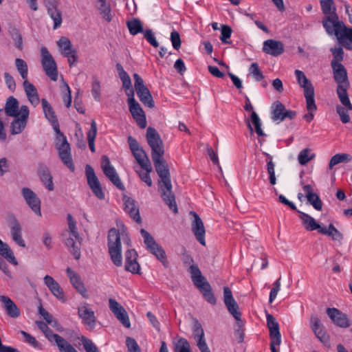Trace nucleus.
Returning a JSON list of instances; mask_svg holds the SVG:
<instances>
[{
  "instance_id": "56",
  "label": "nucleus",
  "mask_w": 352,
  "mask_h": 352,
  "mask_svg": "<svg viewBox=\"0 0 352 352\" xmlns=\"http://www.w3.org/2000/svg\"><path fill=\"white\" fill-rule=\"evenodd\" d=\"M81 341L82 342L84 349L87 352H99L97 346L90 339L85 336H82Z\"/></svg>"
},
{
  "instance_id": "39",
  "label": "nucleus",
  "mask_w": 352,
  "mask_h": 352,
  "mask_svg": "<svg viewBox=\"0 0 352 352\" xmlns=\"http://www.w3.org/2000/svg\"><path fill=\"white\" fill-rule=\"evenodd\" d=\"M145 164L146 166H140L144 171L135 170V172L143 182L146 183L148 186H151L153 182L150 177V173L152 172L153 168L151 162L146 163Z\"/></svg>"
},
{
  "instance_id": "41",
  "label": "nucleus",
  "mask_w": 352,
  "mask_h": 352,
  "mask_svg": "<svg viewBox=\"0 0 352 352\" xmlns=\"http://www.w3.org/2000/svg\"><path fill=\"white\" fill-rule=\"evenodd\" d=\"M116 69L122 80L123 89H130V88H132L131 80L128 74L124 70L122 66L120 63H117Z\"/></svg>"
},
{
  "instance_id": "42",
  "label": "nucleus",
  "mask_w": 352,
  "mask_h": 352,
  "mask_svg": "<svg viewBox=\"0 0 352 352\" xmlns=\"http://www.w3.org/2000/svg\"><path fill=\"white\" fill-rule=\"evenodd\" d=\"M351 156L347 153H338L333 155L329 164V168L332 169L333 167L340 163L349 162L351 160Z\"/></svg>"
},
{
  "instance_id": "44",
  "label": "nucleus",
  "mask_w": 352,
  "mask_h": 352,
  "mask_svg": "<svg viewBox=\"0 0 352 352\" xmlns=\"http://www.w3.org/2000/svg\"><path fill=\"white\" fill-rule=\"evenodd\" d=\"M98 10L102 18L107 22H110L112 19V16L109 4L107 3L106 0H98Z\"/></svg>"
},
{
  "instance_id": "43",
  "label": "nucleus",
  "mask_w": 352,
  "mask_h": 352,
  "mask_svg": "<svg viewBox=\"0 0 352 352\" xmlns=\"http://www.w3.org/2000/svg\"><path fill=\"white\" fill-rule=\"evenodd\" d=\"M97 134V125L94 120L91 122L90 129L87 133V140L89 148L91 152H95V139Z\"/></svg>"
},
{
  "instance_id": "23",
  "label": "nucleus",
  "mask_w": 352,
  "mask_h": 352,
  "mask_svg": "<svg viewBox=\"0 0 352 352\" xmlns=\"http://www.w3.org/2000/svg\"><path fill=\"white\" fill-rule=\"evenodd\" d=\"M8 220L10 223V232L12 240L19 246L24 248L25 243L22 238V229L19 221L14 215H10Z\"/></svg>"
},
{
  "instance_id": "40",
  "label": "nucleus",
  "mask_w": 352,
  "mask_h": 352,
  "mask_svg": "<svg viewBox=\"0 0 352 352\" xmlns=\"http://www.w3.org/2000/svg\"><path fill=\"white\" fill-rule=\"evenodd\" d=\"M305 98L306 99V107L308 111H316L317 106L314 99V88H307L304 91Z\"/></svg>"
},
{
  "instance_id": "51",
  "label": "nucleus",
  "mask_w": 352,
  "mask_h": 352,
  "mask_svg": "<svg viewBox=\"0 0 352 352\" xmlns=\"http://www.w3.org/2000/svg\"><path fill=\"white\" fill-rule=\"evenodd\" d=\"M192 336L195 340L205 337L202 326L197 319L193 320Z\"/></svg>"
},
{
  "instance_id": "35",
  "label": "nucleus",
  "mask_w": 352,
  "mask_h": 352,
  "mask_svg": "<svg viewBox=\"0 0 352 352\" xmlns=\"http://www.w3.org/2000/svg\"><path fill=\"white\" fill-rule=\"evenodd\" d=\"M6 113L11 117H17L19 115V102L13 96L8 98L5 106Z\"/></svg>"
},
{
  "instance_id": "34",
  "label": "nucleus",
  "mask_w": 352,
  "mask_h": 352,
  "mask_svg": "<svg viewBox=\"0 0 352 352\" xmlns=\"http://www.w3.org/2000/svg\"><path fill=\"white\" fill-rule=\"evenodd\" d=\"M23 87L30 103L36 107L39 104V98L35 86L28 80H24Z\"/></svg>"
},
{
  "instance_id": "57",
  "label": "nucleus",
  "mask_w": 352,
  "mask_h": 352,
  "mask_svg": "<svg viewBox=\"0 0 352 352\" xmlns=\"http://www.w3.org/2000/svg\"><path fill=\"white\" fill-rule=\"evenodd\" d=\"M230 314L235 318L236 320H239L241 316V312L239 311V305L236 302L226 305Z\"/></svg>"
},
{
  "instance_id": "59",
  "label": "nucleus",
  "mask_w": 352,
  "mask_h": 352,
  "mask_svg": "<svg viewBox=\"0 0 352 352\" xmlns=\"http://www.w3.org/2000/svg\"><path fill=\"white\" fill-rule=\"evenodd\" d=\"M232 29L229 25H223L221 26V34L220 39L223 43H230L228 39L231 36Z\"/></svg>"
},
{
  "instance_id": "32",
  "label": "nucleus",
  "mask_w": 352,
  "mask_h": 352,
  "mask_svg": "<svg viewBox=\"0 0 352 352\" xmlns=\"http://www.w3.org/2000/svg\"><path fill=\"white\" fill-rule=\"evenodd\" d=\"M0 301L3 303L8 315L12 318H18L21 311L16 305L8 296H0Z\"/></svg>"
},
{
  "instance_id": "30",
  "label": "nucleus",
  "mask_w": 352,
  "mask_h": 352,
  "mask_svg": "<svg viewBox=\"0 0 352 352\" xmlns=\"http://www.w3.org/2000/svg\"><path fill=\"white\" fill-rule=\"evenodd\" d=\"M44 283L52 294L60 300H65L64 292L60 285L50 276L44 277Z\"/></svg>"
},
{
  "instance_id": "53",
  "label": "nucleus",
  "mask_w": 352,
  "mask_h": 352,
  "mask_svg": "<svg viewBox=\"0 0 352 352\" xmlns=\"http://www.w3.org/2000/svg\"><path fill=\"white\" fill-rule=\"evenodd\" d=\"M67 221H68L69 230L71 234L72 235V236L75 237L76 239L80 243V236H79L78 232L77 231L76 223L75 220L74 219V218L72 217L71 214H67Z\"/></svg>"
},
{
  "instance_id": "54",
  "label": "nucleus",
  "mask_w": 352,
  "mask_h": 352,
  "mask_svg": "<svg viewBox=\"0 0 352 352\" xmlns=\"http://www.w3.org/2000/svg\"><path fill=\"white\" fill-rule=\"evenodd\" d=\"M250 74L253 76L256 81L262 80L265 76L262 72L260 70L258 65L256 63H252L249 68Z\"/></svg>"
},
{
  "instance_id": "31",
  "label": "nucleus",
  "mask_w": 352,
  "mask_h": 352,
  "mask_svg": "<svg viewBox=\"0 0 352 352\" xmlns=\"http://www.w3.org/2000/svg\"><path fill=\"white\" fill-rule=\"evenodd\" d=\"M124 210L135 222L141 223L142 219L139 208L135 206V202L133 199L130 197L124 199Z\"/></svg>"
},
{
  "instance_id": "9",
  "label": "nucleus",
  "mask_w": 352,
  "mask_h": 352,
  "mask_svg": "<svg viewBox=\"0 0 352 352\" xmlns=\"http://www.w3.org/2000/svg\"><path fill=\"white\" fill-rule=\"evenodd\" d=\"M146 249L156 256L160 262L164 264L166 261L165 251L154 239V238L144 229L140 230Z\"/></svg>"
},
{
  "instance_id": "8",
  "label": "nucleus",
  "mask_w": 352,
  "mask_h": 352,
  "mask_svg": "<svg viewBox=\"0 0 352 352\" xmlns=\"http://www.w3.org/2000/svg\"><path fill=\"white\" fill-rule=\"evenodd\" d=\"M108 249L112 262L114 264H120L122 245L120 232L116 228L110 229L108 232Z\"/></svg>"
},
{
  "instance_id": "2",
  "label": "nucleus",
  "mask_w": 352,
  "mask_h": 352,
  "mask_svg": "<svg viewBox=\"0 0 352 352\" xmlns=\"http://www.w3.org/2000/svg\"><path fill=\"white\" fill-rule=\"evenodd\" d=\"M41 104L45 118L51 122L54 130L58 135L57 140L58 142H60L56 144L59 157L65 165L72 171H74L75 166L72 158L70 145L66 137L60 130L59 123L55 111L45 98L42 99Z\"/></svg>"
},
{
  "instance_id": "47",
  "label": "nucleus",
  "mask_w": 352,
  "mask_h": 352,
  "mask_svg": "<svg viewBox=\"0 0 352 352\" xmlns=\"http://www.w3.org/2000/svg\"><path fill=\"white\" fill-rule=\"evenodd\" d=\"M126 25L130 34L132 35H136L138 33L143 32V27L142 23L138 19H133L131 21H127Z\"/></svg>"
},
{
  "instance_id": "50",
  "label": "nucleus",
  "mask_w": 352,
  "mask_h": 352,
  "mask_svg": "<svg viewBox=\"0 0 352 352\" xmlns=\"http://www.w3.org/2000/svg\"><path fill=\"white\" fill-rule=\"evenodd\" d=\"M331 52L333 54V59L331 62V65L342 64L340 62L344 58V51L342 47H334L331 49Z\"/></svg>"
},
{
  "instance_id": "37",
  "label": "nucleus",
  "mask_w": 352,
  "mask_h": 352,
  "mask_svg": "<svg viewBox=\"0 0 352 352\" xmlns=\"http://www.w3.org/2000/svg\"><path fill=\"white\" fill-rule=\"evenodd\" d=\"M81 244V239L80 238V243L75 237L71 236L65 241V245L70 249L71 253L76 259H78L80 256V246Z\"/></svg>"
},
{
  "instance_id": "10",
  "label": "nucleus",
  "mask_w": 352,
  "mask_h": 352,
  "mask_svg": "<svg viewBox=\"0 0 352 352\" xmlns=\"http://www.w3.org/2000/svg\"><path fill=\"white\" fill-rule=\"evenodd\" d=\"M41 64L45 74L53 81L58 79V70L56 63L52 56L45 47L41 49Z\"/></svg>"
},
{
  "instance_id": "11",
  "label": "nucleus",
  "mask_w": 352,
  "mask_h": 352,
  "mask_svg": "<svg viewBox=\"0 0 352 352\" xmlns=\"http://www.w3.org/2000/svg\"><path fill=\"white\" fill-rule=\"evenodd\" d=\"M134 87L140 101L143 104L149 108H153L155 106L153 97L148 89L144 85V80L138 74H133Z\"/></svg>"
},
{
  "instance_id": "4",
  "label": "nucleus",
  "mask_w": 352,
  "mask_h": 352,
  "mask_svg": "<svg viewBox=\"0 0 352 352\" xmlns=\"http://www.w3.org/2000/svg\"><path fill=\"white\" fill-rule=\"evenodd\" d=\"M334 80L338 84L337 94L342 104L348 105L351 108V101L349 98L347 89L350 84L348 79L347 72L342 64L331 65Z\"/></svg>"
},
{
  "instance_id": "55",
  "label": "nucleus",
  "mask_w": 352,
  "mask_h": 352,
  "mask_svg": "<svg viewBox=\"0 0 352 352\" xmlns=\"http://www.w3.org/2000/svg\"><path fill=\"white\" fill-rule=\"evenodd\" d=\"M57 45L60 49L61 53H64L65 52H67L72 48V44L70 40L66 37L62 36L58 41Z\"/></svg>"
},
{
  "instance_id": "36",
  "label": "nucleus",
  "mask_w": 352,
  "mask_h": 352,
  "mask_svg": "<svg viewBox=\"0 0 352 352\" xmlns=\"http://www.w3.org/2000/svg\"><path fill=\"white\" fill-rule=\"evenodd\" d=\"M272 119L274 121L284 120V113H285V107L279 100L275 101L272 106Z\"/></svg>"
},
{
  "instance_id": "25",
  "label": "nucleus",
  "mask_w": 352,
  "mask_h": 352,
  "mask_svg": "<svg viewBox=\"0 0 352 352\" xmlns=\"http://www.w3.org/2000/svg\"><path fill=\"white\" fill-rule=\"evenodd\" d=\"M263 51L271 56H278L284 52V45L281 41L268 39L263 43Z\"/></svg>"
},
{
  "instance_id": "52",
  "label": "nucleus",
  "mask_w": 352,
  "mask_h": 352,
  "mask_svg": "<svg viewBox=\"0 0 352 352\" xmlns=\"http://www.w3.org/2000/svg\"><path fill=\"white\" fill-rule=\"evenodd\" d=\"M16 67L24 80L28 78V65L25 60L21 58L15 60Z\"/></svg>"
},
{
  "instance_id": "20",
  "label": "nucleus",
  "mask_w": 352,
  "mask_h": 352,
  "mask_svg": "<svg viewBox=\"0 0 352 352\" xmlns=\"http://www.w3.org/2000/svg\"><path fill=\"white\" fill-rule=\"evenodd\" d=\"M310 327L316 338L322 343L329 342V337L324 330V326L316 315H311L310 318Z\"/></svg>"
},
{
  "instance_id": "27",
  "label": "nucleus",
  "mask_w": 352,
  "mask_h": 352,
  "mask_svg": "<svg viewBox=\"0 0 352 352\" xmlns=\"http://www.w3.org/2000/svg\"><path fill=\"white\" fill-rule=\"evenodd\" d=\"M129 108L138 126L144 129L146 126V116L140 104L138 102H134L129 104Z\"/></svg>"
},
{
  "instance_id": "61",
  "label": "nucleus",
  "mask_w": 352,
  "mask_h": 352,
  "mask_svg": "<svg viewBox=\"0 0 352 352\" xmlns=\"http://www.w3.org/2000/svg\"><path fill=\"white\" fill-rule=\"evenodd\" d=\"M126 344L129 352H141L140 348L135 339L127 337Z\"/></svg>"
},
{
  "instance_id": "64",
  "label": "nucleus",
  "mask_w": 352,
  "mask_h": 352,
  "mask_svg": "<svg viewBox=\"0 0 352 352\" xmlns=\"http://www.w3.org/2000/svg\"><path fill=\"white\" fill-rule=\"evenodd\" d=\"M170 41L173 48L178 50L181 47V38L179 34L174 30L170 34Z\"/></svg>"
},
{
  "instance_id": "26",
  "label": "nucleus",
  "mask_w": 352,
  "mask_h": 352,
  "mask_svg": "<svg viewBox=\"0 0 352 352\" xmlns=\"http://www.w3.org/2000/svg\"><path fill=\"white\" fill-rule=\"evenodd\" d=\"M67 274L69 278L72 285L77 292L80 294L83 298H88L89 295L87 294V290L78 274L72 270L70 267H67Z\"/></svg>"
},
{
  "instance_id": "45",
  "label": "nucleus",
  "mask_w": 352,
  "mask_h": 352,
  "mask_svg": "<svg viewBox=\"0 0 352 352\" xmlns=\"http://www.w3.org/2000/svg\"><path fill=\"white\" fill-rule=\"evenodd\" d=\"M344 107L338 105L336 107V111L340 116V120L342 123H348L350 122V116L349 111L352 110V104L351 103V108L348 105L342 104Z\"/></svg>"
},
{
  "instance_id": "18",
  "label": "nucleus",
  "mask_w": 352,
  "mask_h": 352,
  "mask_svg": "<svg viewBox=\"0 0 352 352\" xmlns=\"http://www.w3.org/2000/svg\"><path fill=\"white\" fill-rule=\"evenodd\" d=\"M109 306L110 310L120 322V323L126 328H130L131 323L128 314L125 309L113 298L109 299Z\"/></svg>"
},
{
  "instance_id": "12",
  "label": "nucleus",
  "mask_w": 352,
  "mask_h": 352,
  "mask_svg": "<svg viewBox=\"0 0 352 352\" xmlns=\"http://www.w3.org/2000/svg\"><path fill=\"white\" fill-rule=\"evenodd\" d=\"M267 324L270 330L271 339V352H279L276 346H279L281 343V335L279 331L278 324L275 318L271 314L267 315Z\"/></svg>"
},
{
  "instance_id": "13",
  "label": "nucleus",
  "mask_w": 352,
  "mask_h": 352,
  "mask_svg": "<svg viewBox=\"0 0 352 352\" xmlns=\"http://www.w3.org/2000/svg\"><path fill=\"white\" fill-rule=\"evenodd\" d=\"M101 167L104 174L110 179V181L118 188L124 190V185L121 182L115 168L111 165L109 159L107 155H102L101 157Z\"/></svg>"
},
{
  "instance_id": "24",
  "label": "nucleus",
  "mask_w": 352,
  "mask_h": 352,
  "mask_svg": "<svg viewBox=\"0 0 352 352\" xmlns=\"http://www.w3.org/2000/svg\"><path fill=\"white\" fill-rule=\"evenodd\" d=\"M244 109L247 111H252L250 119L252 124L254 126V129L258 137H264L266 135L263 133L261 129V122L258 114L253 111V106L251 104L250 98L245 96V106Z\"/></svg>"
},
{
  "instance_id": "14",
  "label": "nucleus",
  "mask_w": 352,
  "mask_h": 352,
  "mask_svg": "<svg viewBox=\"0 0 352 352\" xmlns=\"http://www.w3.org/2000/svg\"><path fill=\"white\" fill-rule=\"evenodd\" d=\"M29 117V109L26 105H22L19 110V115L12 122L10 132L12 135L21 133L25 129Z\"/></svg>"
},
{
  "instance_id": "48",
  "label": "nucleus",
  "mask_w": 352,
  "mask_h": 352,
  "mask_svg": "<svg viewBox=\"0 0 352 352\" xmlns=\"http://www.w3.org/2000/svg\"><path fill=\"white\" fill-rule=\"evenodd\" d=\"M295 74L299 85L303 88L304 91L307 90V88L314 87L311 82L308 80L305 74L298 69L295 70Z\"/></svg>"
},
{
  "instance_id": "1",
  "label": "nucleus",
  "mask_w": 352,
  "mask_h": 352,
  "mask_svg": "<svg viewBox=\"0 0 352 352\" xmlns=\"http://www.w3.org/2000/svg\"><path fill=\"white\" fill-rule=\"evenodd\" d=\"M146 138L148 145L151 148V158L160 177L158 186L162 197L169 208L176 214L178 209L175 195L172 192L173 186L168 165L164 158L165 151L163 141L157 131L152 127L147 129Z\"/></svg>"
},
{
  "instance_id": "16",
  "label": "nucleus",
  "mask_w": 352,
  "mask_h": 352,
  "mask_svg": "<svg viewBox=\"0 0 352 352\" xmlns=\"http://www.w3.org/2000/svg\"><path fill=\"white\" fill-rule=\"evenodd\" d=\"M78 316L82 320V322L89 327L90 329H94L96 322V318L94 311L89 308L87 302L81 303L78 307Z\"/></svg>"
},
{
  "instance_id": "33",
  "label": "nucleus",
  "mask_w": 352,
  "mask_h": 352,
  "mask_svg": "<svg viewBox=\"0 0 352 352\" xmlns=\"http://www.w3.org/2000/svg\"><path fill=\"white\" fill-rule=\"evenodd\" d=\"M38 175L46 188L50 191H52L54 188L53 178L48 168L44 165H41L38 170Z\"/></svg>"
},
{
  "instance_id": "38",
  "label": "nucleus",
  "mask_w": 352,
  "mask_h": 352,
  "mask_svg": "<svg viewBox=\"0 0 352 352\" xmlns=\"http://www.w3.org/2000/svg\"><path fill=\"white\" fill-rule=\"evenodd\" d=\"M0 254L10 264H18L14 253L9 245L0 239Z\"/></svg>"
},
{
  "instance_id": "7",
  "label": "nucleus",
  "mask_w": 352,
  "mask_h": 352,
  "mask_svg": "<svg viewBox=\"0 0 352 352\" xmlns=\"http://www.w3.org/2000/svg\"><path fill=\"white\" fill-rule=\"evenodd\" d=\"M36 324L47 340L57 346L60 352H78L65 338L58 334L53 333L46 323L43 321H36Z\"/></svg>"
},
{
  "instance_id": "6",
  "label": "nucleus",
  "mask_w": 352,
  "mask_h": 352,
  "mask_svg": "<svg viewBox=\"0 0 352 352\" xmlns=\"http://www.w3.org/2000/svg\"><path fill=\"white\" fill-rule=\"evenodd\" d=\"M189 272L193 284L201 293L204 299L208 302L215 305L217 299L212 291V287L206 278L202 275L197 265H190Z\"/></svg>"
},
{
  "instance_id": "63",
  "label": "nucleus",
  "mask_w": 352,
  "mask_h": 352,
  "mask_svg": "<svg viewBox=\"0 0 352 352\" xmlns=\"http://www.w3.org/2000/svg\"><path fill=\"white\" fill-rule=\"evenodd\" d=\"M309 152V149H308V148L303 149L300 152V153L298 156V162L301 165L307 164L314 157V155L311 157L308 156Z\"/></svg>"
},
{
  "instance_id": "29",
  "label": "nucleus",
  "mask_w": 352,
  "mask_h": 352,
  "mask_svg": "<svg viewBox=\"0 0 352 352\" xmlns=\"http://www.w3.org/2000/svg\"><path fill=\"white\" fill-rule=\"evenodd\" d=\"M304 192L306 194V197L308 202L316 210H322V202L319 196L314 192L313 188L311 185H305L302 187Z\"/></svg>"
},
{
  "instance_id": "19",
  "label": "nucleus",
  "mask_w": 352,
  "mask_h": 352,
  "mask_svg": "<svg viewBox=\"0 0 352 352\" xmlns=\"http://www.w3.org/2000/svg\"><path fill=\"white\" fill-rule=\"evenodd\" d=\"M21 192L27 204L36 214L41 216V200L36 194L27 187L23 188Z\"/></svg>"
},
{
  "instance_id": "21",
  "label": "nucleus",
  "mask_w": 352,
  "mask_h": 352,
  "mask_svg": "<svg viewBox=\"0 0 352 352\" xmlns=\"http://www.w3.org/2000/svg\"><path fill=\"white\" fill-rule=\"evenodd\" d=\"M194 217L191 225V230L195 236L196 239L203 245H206L205 234L206 230L204 223L199 216L195 212H190Z\"/></svg>"
},
{
  "instance_id": "3",
  "label": "nucleus",
  "mask_w": 352,
  "mask_h": 352,
  "mask_svg": "<svg viewBox=\"0 0 352 352\" xmlns=\"http://www.w3.org/2000/svg\"><path fill=\"white\" fill-rule=\"evenodd\" d=\"M322 23L328 34H334L340 45L346 50H352V28L346 27L339 20L337 13L324 16Z\"/></svg>"
},
{
  "instance_id": "5",
  "label": "nucleus",
  "mask_w": 352,
  "mask_h": 352,
  "mask_svg": "<svg viewBox=\"0 0 352 352\" xmlns=\"http://www.w3.org/2000/svg\"><path fill=\"white\" fill-rule=\"evenodd\" d=\"M297 212L307 230H318L319 233L331 236L333 240L336 241H340L343 239V235L333 224H329L328 228H323L309 214L300 210H297Z\"/></svg>"
},
{
  "instance_id": "49",
  "label": "nucleus",
  "mask_w": 352,
  "mask_h": 352,
  "mask_svg": "<svg viewBox=\"0 0 352 352\" xmlns=\"http://www.w3.org/2000/svg\"><path fill=\"white\" fill-rule=\"evenodd\" d=\"M175 352H191L189 342L184 338H180L175 344Z\"/></svg>"
},
{
  "instance_id": "46",
  "label": "nucleus",
  "mask_w": 352,
  "mask_h": 352,
  "mask_svg": "<svg viewBox=\"0 0 352 352\" xmlns=\"http://www.w3.org/2000/svg\"><path fill=\"white\" fill-rule=\"evenodd\" d=\"M320 3L324 16L336 13V8L333 0H320Z\"/></svg>"
},
{
  "instance_id": "60",
  "label": "nucleus",
  "mask_w": 352,
  "mask_h": 352,
  "mask_svg": "<svg viewBox=\"0 0 352 352\" xmlns=\"http://www.w3.org/2000/svg\"><path fill=\"white\" fill-rule=\"evenodd\" d=\"M21 334L24 338V341L34 348H38L40 344L36 338L25 331H21Z\"/></svg>"
},
{
  "instance_id": "17",
  "label": "nucleus",
  "mask_w": 352,
  "mask_h": 352,
  "mask_svg": "<svg viewBox=\"0 0 352 352\" xmlns=\"http://www.w3.org/2000/svg\"><path fill=\"white\" fill-rule=\"evenodd\" d=\"M128 143L130 150L137 162L140 166H146V163L150 162V160L144 151V150L140 146L138 141L132 136L128 137Z\"/></svg>"
},
{
  "instance_id": "15",
  "label": "nucleus",
  "mask_w": 352,
  "mask_h": 352,
  "mask_svg": "<svg viewBox=\"0 0 352 352\" xmlns=\"http://www.w3.org/2000/svg\"><path fill=\"white\" fill-rule=\"evenodd\" d=\"M85 173L87 179L88 185L91 189L93 193L99 199H103L104 194L102 191L100 183L96 177L94 170L90 165H87L85 167Z\"/></svg>"
},
{
  "instance_id": "58",
  "label": "nucleus",
  "mask_w": 352,
  "mask_h": 352,
  "mask_svg": "<svg viewBox=\"0 0 352 352\" xmlns=\"http://www.w3.org/2000/svg\"><path fill=\"white\" fill-rule=\"evenodd\" d=\"M137 258L138 253L135 250H129L125 252L126 264H138Z\"/></svg>"
},
{
  "instance_id": "62",
  "label": "nucleus",
  "mask_w": 352,
  "mask_h": 352,
  "mask_svg": "<svg viewBox=\"0 0 352 352\" xmlns=\"http://www.w3.org/2000/svg\"><path fill=\"white\" fill-rule=\"evenodd\" d=\"M280 278H281V277H279L276 280V282L274 283L273 288L270 291V298H269V301L270 303H272L274 300V299L277 296L278 292L280 289Z\"/></svg>"
},
{
  "instance_id": "22",
  "label": "nucleus",
  "mask_w": 352,
  "mask_h": 352,
  "mask_svg": "<svg viewBox=\"0 0 352 352\" xmlns=\"http://www.w3.org/2000/svg\"><path fill=\"white\" fill-rule=\"evenodd\" d=\"M326 313L336 326L342 328H347L350 326L347 315L341 312L339 309L327 308Z\"/></svg>"
},
{
  "instance_id": "28",
  "label": "nucleus",
  "mask_w": 352,
  "mask_h": 352,
  "mask_svg": "<svg viewBox=\"0 0 352 352\" xmlns=\"http://www.w3.org/2000/svg\"><path fill=\"white\" fill-rule=\"evenodd\" d=\"M47 12L52 19L54 21V29H57L62 24V13L57 8L58 1H48L45 4Z\"/></svg>"
}]
</instances>
